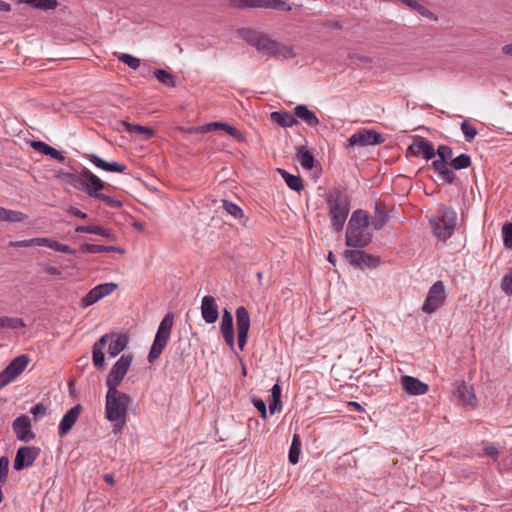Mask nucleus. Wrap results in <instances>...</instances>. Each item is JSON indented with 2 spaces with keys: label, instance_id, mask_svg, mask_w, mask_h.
<instances>
[{
  "label": "nucleus",
  "instance_id": "nucleus-1",
  "mask_svg": "<svg viewBox=\"0 0 512 512\" xmlns=\"http://www.w3.org/2000/svg\"><path fill=\"white\" fill-rule=\"evenodd\" d=\"M239 33L249 45L255 47L260 53L267 57H282L288 59L295 56L291 47L278 43L266 34L252 29H242Z\"/></svg>",
  "mask_w": 512,
  "mask_h": 512
},
{
  "label": "nucleus",
  "instance_id": "nucleus-2",
  "mask_svg": "<svg viewBox=\"0 0 512 512\" xmlns=\"http://www.w3.org/2000/svg\"><path fill=\"white\" fill-rule=\"evenodd\" d=\"M369 217L363 210H355L349 221L345 234V244L348 247L364 248L372 241V234L368 231Z\"/></svg>",
  "mask_w": 512,
  "mask_h": 512
},
{
  "label": "nucleus",
  "instance_id": "nucleus-3",
  "mask_svg": "<svg viewBox=\"0 0 512 512\" xmlns=\"http://www.w3.org/2000/svg\"><path fill=\"white\" fill-rule=\"evenodd\" d=\"M330 225L335 232H341L351 209L349 196L340 189H334L327 196Z\"/></svg>",
  "mask_w": 512,
  "mask_h": 512
},
{
  "label": "nucleus",
  "instance_id": "nucleus-4",
  "mask_svg": "<svg viewBox=\"0 0 512 512\" xmlns=\"http://www.w3.org/2000/svg\"><path fill=\"white\" fill-rule=\"evenodd\" d=\"M132 402L131 397L120 392L118 389H108L106 393V418L110 422L121 421L124 424V420L127 416L129 406ZM123 427V425H121ZM122 428L119 429L121 431Z\"/></svg>",
  "mask_w": 512,
  "mask_h": 512
},
{
  "label": "nucleus",
  "instance_id": "nucleus-5",
  "mask_svg": "<svg viewBox=\"0 0 512 512\" xmlns=\"http://www.w3.org/2000/svg\"><path fill=\"white\" fill-rule=\"evenodd\" d=\"M429 224L433 235L440 241L445 242L449 239L457 224V213L451 207L442 206L438 210V215L429 219Z\"/></svg>",
  "mask_w": 512,
  "mask_h": 512
},
{
  "label": "nucleus",
  "instance_id": "nucleus-6",
  "mask_svg": "<svg viewBox=\"0 0 512 512\" xmlns=\"http://www.w3.org/2000/svg\"><path fill=\"white\" fill-rule=\"evenodd\" d=\"M78 183L90 197L99 199L112 207H118L121 205L118 200L101 193L105 187V182L93 174L89 169L84 168L82 170Z\"/></svg>",
  "mask_w": 512,
  "mask_h": 512
},
{
  "label": "nucleus",
  "instance_id": "nucleus-7",
  "mask_svg": "<svg viewBox=\"0 0 512 512\" xmlns=\"http://www.w3.org/2000/svg\"><path fill=\"white\" fill-rule=\"evenodd\" d=\"M173 323V313L166 314L164 318L161 320L156 332L155 339L148 354L149 363H154L160 357L162 351L164 350L170 339Z\"/></svg>",
  "mask_w": 512,
  "mask_h": 512
},
{
  "label": "nucleus",
  "instance_id": "nucleus-8",
  "mask_svg": "<svg viewBox=\"0 0 512 512\" xmlns=\"http://www.w3.org/2000/svg\"><path fill=\"white\" fill-rule=\"evenodd\" d=\"M133 360L134 355L132 353H126L114 363L106 378V386L108 389H118V386L126 376Z\"/></svg>",
  "mask_w": 512,
  "mask_h": 512
},
{
  "label": "nucleus",
  "instance_id": "nucleus-9",
  "mask_svg": "<svg viewBox=\"0 0 512 512\" xmlns=\"http://www.w3.org/2000/svg\"><path fill=\"white\" fill-rule=\"evenodd\" d=\"M447 298L445 285L442 281H436L428 290L421 310L425 314L431 315L440 309Z\"/></svg>",
  "mask_w": 512,
  "mask_h": 512
},
{
  "label": "nucleus",
  "instance_id": "nucleus-10",
  "mask_svg": "<svg viewBox=\"0 0 512 512\" xmlns=\"http://www.w3.org/2000/svg\"><path fill=\"white\" fill-rule=\"evenodd\" d=\"M231 8H262L276 11H291V6L283 0H225Z\"/></svg>",
  "mask_w": 512,
  "mask_h": 512
},
{
  "label": "nucleus",
  "instance_id": "nucleus-11",
  "mask_svg": "<svg viewBox=\"0 0 512 512\" xmlns=\"http://www.w3.org/2000/svg\"><path fill=\"white\" fill-rule=\"evenodd\" d=\"M435 152L439 159L432 162L434 171L438 174L441 180L448 184H452L455 181V175L448 168V160L453 156L452 149L449 146L440 145Z\"/></svg>",
  "mask_w": 512,
  "mask_h": 512
},
{
  "label": "nucleus",
  "instance_id": "nucleus-12",
  "mask_svg": "<svg viewBox=\"0 0 512 512\" xmlns=\"http://www.w3.org/2000/svg\"><path fill=\"white\" fill-rule=\"evenodd\" d=\"M29 357L27 355H19L14 358L1 372H0V389L11 383L17 376H19L27 367Z\"/></svg>",
  "mask_w": 512,
  "mask_h": 512
},
{
  "label": "nucleus",
  "instance_id": "nucleus-13",
  "mask_svg": "<svg viewBox=\"0 0 512 512\" xmlns=\"http://www.w3.org/2000/svg\"><path fill=\"white\" fill-rule=\"evenodd\" d=\"M344 257L352 266L359 269L376 268L380 264L379 257L367 254L359 249L346 250Z\"/></svg>",
  "mask_w": 512,
  "mask_h": 512
},
{
  "label": "nucleus",
  "instance_id": "nucleus-14",
  "mask_svg": "<svg viewBox=\"0 0 512 512\" xmlns=\"http://www.w3.org/2000/svg\"><path fill=\"white\" fill-rule=\"evenodd\" d=\"M384 142L383 136L372 129H362L348 138V146L366 147L370 145H379Z\"/></svg>",
  "mask_w": 512,
  "mask_h": 512
},
{
  "label": "nucleus",
  "instance_id": "nucleus-15",
  "mask_svg": "<svg viewBox=\"0 0 512 512\" xmlns=\"http://www.w3.org/2000/svg\"><path fill=\"white\" fill-rule=\"evenodd\" d=\"M40 454V448L36 446H23L17 450L13 468L16 471H20L24 468L33 465L34 461Z\"/></svg>",
  "mask_w": 512,
  "mask_h": 512
},
{
  "label": "nucleus",
  "instance_id": "nucleus-16",
  "mask_svg": "<svg viewBox=\"0 0 512 512\" xmlns=\"http://www.w3.org/2000/svg\"><path fill=\"white\" fill-rule=\"evenodd\" d=\"M236 326L238 333V347L240 350H243L247 343L250 328V314L244 306H239L236 309Z\"/></svg>",
  "mask_w": 512,
  "mask_h": 512
},
{
  "label": "nucleus",
  "instance_id": "nucleus-17",
  "mask_svg": "<svg viewBox=\"0 0 512 512\" xmlns=\"http://www.w3.org/2000/svg\"><path fill=\"white\" fill-rule=\"evenodd\" d=\"M102 337L106 338L108 344V354L111 357L118 356L129 344V336L123 332L106 333Z\"/></svg>",
  "mask_w": 512,
  "mask_h": 512
},
{
  "label": "nucleus",
  "instance_id": "nucleus-18",
  "mask_svg": "<svg viewBox=\"0 0 512 512\" xmlns=\"http://www.w3.org/2000/svg\"><path fill=\"white\" fill-rule=\"evenodd\" d=\"M213 130H223L237 141L244 140V135L240 130L225 122H210L199 127L191 128L190 132L207 133Z\"/></svg>",
  "mask_w": 512,
  "mask_h": 512
},
{
  "label": "nucleus",
  "instance_id": "nucleus-19",
  "mask_svg": "<svg viewBox=\"0 0 512 512\" xmlns=\"http://www.w3.org/2000/svg\"><path fill=\"white\" fill-rule=\"evenodd\" d=\"M16 438L23 442H29L35 438L32 425L27 415H20L12 423Z\"/></svg>",
  "mask_w": 512,
  "mask_h": 512
},
{
  "label": "nucleus",
  "instance_id": "nucleus-20",
  "mask_svg": "<svg viewBox=\"0 0 512 512\" xmlns=\"http://www.w3.org/2000/svg\"><path fill=\"white\" fill-rule=\"evenodd\" d=\"M409 150L413 155L422 156L426 160H430L436 156L432 143L421 136H415L413 143L409 146Z\"/></svg>",
  "mask_w": 512,
  "mask_h": 512
},
{
  "label": "nucleus",
  "instance_id": "nucleus-21",
  "mask_svg": "<svg viewBox=\"0 0 512 512\" xmlns=\"http://www.w3.org/2000/svg\"><path fill=\"white\" fill-rule=\"evenodd\" d=\"M81 411L82 406L77 404L64 414L58 427V435L60 437L65 436L73 428L81 414Z\"/></svg>",
  "mask_w": 512,
  "mask_h": 512
},
{
  "label": "nucleus",
  "instance_id": "nucleus-22",
  "mask_svg": "<svg viewBox=\"0 0 512 512\" xmlns=\"http://www.w3.org/2000/svg\"><path fill=\"white\" fill-rule=\"evenodd\" d=\"M201 315L208 324H213L218 320L219 311L216 300L211 295H206L201 301Z\"/></svg>",
  "mask_w": 512,
  "mask_h": 512
},
{
  "label": "nucleus",
  "instance_id": "nucleus-23",
  "mask_svg": "<svg viewBox=\"0 0 512 512\" xmlns=\"http://www.w3.org/2000/svg\"><path fill=\"white\" fill-rule=\"evenodd\" d=\"M400 384L402 389L410 395H423L429 389L426 383L420 381L418 378L408 375L400 378Z\"/></svg>",
  "mask_w": 512,
  "mask_h": 512
},
{
  "label": "nucleus",
  "instance_id": "nucleus-24",
  "mask_svg": "<svg viewBox=\"0 0 512 512\" xmlns=\"http://www.w3.org/2000/svg\"><path fill=\"white\" fill-rule=\"evenodd\" d=\"M220 330H221L222 336L225 340V343L231 349H233L234 345H235L233 316H232L231 312H229L227 309H225L223 312L221 324H220Z\"/></svg>",
  "mask_w": 512,
  "mask_h": 512
},
{
  "label": "nucleus",
  "instance_id": "nucleus-25",
  "mask_svg": "<svg viewBox=\"0 0 512 512\" xmlns=\"http://www.w3.org/2000/svg\"><path fill=\"white\" fill-rule=\"evenodd\" d=\"M86 158L97 168L107 172L124 173L127 170L126 165L119 162H106L94 153L87 154Z\"/></svg>",
  "mask_w": 512,
  "mask_h": 512
},
{
  "label": "nucleus",
  "instance_id": "nucleus-26",
  "mask_svg": "<svg viewBox=\"0 0 512 512\" xmlns=\"http://www.w3.org/2000/svg\"><path fill=\"white\" fill-rule=\"evenodd\" d=\"M294 110L297 120L300 119L310 127H315L319 124V119L316 114L309 110L306 105H297Z\"/></svg>",
  "mask_w": 512,
  "mask_h": 512
},
{
  "label": "nucleus",
  "instance_id": "nucleus-27",
  "mask_svg": "<svg viewBox=\"0 0 512 512\" xmlns=\"http://www.w3.org/2000/svg\"><path fill=\"white\" fill-rule=\"evenodd\" d=\"M31 147L35 151L40 152L44 155L50 156L51 158H53L59 162L65 161V156L61 152H59L55 148L49 146L48 144H46L43 141H32Z\"/></svg>",
  "mask_w": 512,
  "mask_h": 512
},
{
  "label": "nucleus",
  "instance_id": "nucleus-28",
  "mask_svg": "<svg viewBox=\"0 0 512 512\" xmlns=\"http://www.w3.org/2000/svg\"><path fill=\"white\" fill-rule=\"evenodd\" d=\"M106 346V338L101 337L97 340L92 347L93 364L97 369H102L105 366V356L103 349Z\"/></svg>",
  "mask_w": 512,
  "mask_h": 512
},
{
  "label": "nucleus",
  "instance_id": "nucleus-29",
  "mask_svg": "<svg viewBox=\"0 0 512 512\" xmlns=\"http://www.w3.org/2000/svg\"><path fill=\"white\" fill-rule=\"evenodd\" d=\"M271 119L282 127H292L298 123L295 115L287 111H275L271 113Z\"/></svg>",
  "mask_w": 512,
  "mask_h": 512
},
{
  "label": "nucleus",
  "instance_id": "nucleus-30",
  "mask_svg": "<svg viewBox=\"0 0 512 512\" xmlns=\"http://www.w3.org/2000/svg\"><path fill=\"white\" fill-rule=\"evenodd\" d=\"M221 202L223 210L228 215L236 220H239L243 224L246 223L247 218L245 217L244 212L240 206L226 199L221 200Z\"/></svg>",
  "mask_w": 512,
  "mask_h": 512
},
{
  "label": "nucleus",
  "instance_id": "nucleus-31",
  "mask_svg": "<svg viewBox=\"0 0 512 512\" xmlns=\"http://www.w3.org/2000/svg\"><path fill=\"white\" fill-rule=\"evenodd\" d=\"M76 233H91L100 235L102 237H105L107 239L114 240V234L110 229H105L99 225H83V226H77L75 228Z\"/></svg>",
  "mask_w": 512,
  "mask_h": 512
},
{
  "label": "nucleus",
  "instance_id": "nucleus-32",
  "mask_svg": "<svg viewBox=\"0 0 512 512\" xmlns=\"http://www.w3.org/2000/svg\"><path fill=\"white\" fill-rule=\"evenodd\" d=\"M455 393L463 405L474 406L475 395L472 389L468 387L464 382L457 386Z\"/></svg>",
  "mask_w": 512,
  "mask_h": 512
},
{
  "label": "nucleus",
  "instance_id": "nucleus-33",
  "mask_svg": "<svg viewBox=\"0 0 512 512\" xmlns=\"http://www.w3.org/2000/svg\"><path fill=\"white\" fill-rule=\"evenodd\" d=\"M296 151V157L300 165L306 170H311L315 161L313 154L305 146H298Z\"/></svg>",
  "mask_w": 512,
  "mask_h": 512
},
{
  "label": "nucleus",
  "instance_id": "nucleus-34",
  "mask_svg": "<svg viewBox=\"0 0 512 512\" xmlns=\"http://www.w3.org/2000/svg\"><path fill=\"white\" fill-rule=\"evenodd\" d=\"M300 453H301V440H300L299 435L295 434L293 436V439H292V442L290 445V449H289V454H288L289 462L292 465H295L299 462Z\"/></svg>",
  "mask_w": 512,
  "mask_h": 512
},
{
  "label": "nucleus",
  "instance_id": "nucleus-35",
  "mask_svg": "<svg viewBox=\"0 0 512 512\" xmlns=\"http://www.w3.org/2000/svg\"><path fill=\"white\" fill-rule=\"evenodd\" d=\"M287 186L294 191L299 192L303 189V181L299 176L292 175L285 170H279Z\"/></svg>",
  "mask_w": 512,
  "mask_h": 512
},
{
  "label": "nucleus",
  "instance_id": "nucleus-36",
  "mask_svg": "<svg viewBox=\"0 0 512 512\" xmlns=\"http://www.w3.org/2000/svg\"><path fill=\"white\" fill-rule=\"evenodd\" d=\"M121 125L127 132L130 133L145 134L147 138H151L155 135V131L152 128L146 126H142L139 124H131L126 121H122Z\"/></svg>",
  "mask_w": 512,
  "mask_h": 512
},
{
  "label": "nucleus",
  "instance_id": "nucleus-37",
  "mask_svg": "<svg viewBox=\"0 0 512 512\" xmlns=\"http://www.w3.org/2000/svg\"><path fill=\"white\" fill-rule=\"evenodd\" d=\"M82 250L86 253L97 254L104 252H121V249L115 246H104L98 244H85Z\"/></svg>",
  "mask_w": 512,
  "mask_h": 512
},
{
  "label": "nucleus",
  "instance_id": "nucleus-38",
  "mask_svg": "<svg viewBox=\"0 0 512 512\" xmlns=\"http://www.w3.org/2000/svg\"><path fill=\"white\" fill-rule=\"evenodd\" d=\"M153 74L160 83L168 87L176 86L175 76L172 75L170 72L163 69H155Z\"/></svg>",
  "mask_w": 512,
  "mask_h": 512
},
{
  "label": "nucleus",
  "instance_id": "nucleus-39",
  "mask_svg": "<svg viewBox=\"0 0 512 512\" xmlns=\"http://www.w3.org/2000/svg\"><path fill=\"white\" fill-rule=\"evenodd\" d=\"M22 3L28 4L33 8L41 10H51L56 8V0H19Z\"/></svg>",
  "mask_w": 512,
  "mask_h": 512
},
{
  "label": "nucleus",
  "instance_id": "nucleus-40",
  "mask_svg": "<svg viewBox=\"0 0 512 512\" xmlns=\"http://www.w3.org/2000/svg\"><path fill=\"white\" fill-rule=\"evenodd\" d=\"M25 327L23 319L17 317H0V328L19 329Z\"/></svg>",
  "mask_w": 512,
  "mask_h": 512
},
{
  "label": "nucleus",
  "instance_id": "nucleus-41",
  "mask_svg": "<svg viewBox=\"0 0 512 512\" xmlns=\"http://www.w3.org/2000/svg\"><path fill=\"white\" fill-rule=\"evenodd\" d=\"M449 165H451L455 170L468 168L471 165V157L466 153H462L452 159Z\"/></svg>",
  "mask_w": 512,
  "mask_h": 512
},
{
  "label": "nucleus",
  "instance_id": "nucleus-42",
  "mask_svg": "<svg viewBox=\"0 0 512 512\" xmlns=\"http://www.w3.org/2000/svg\"><path fill=\"white\" fill-rule=\"evenodd\" d=\"M272 403L269 405L270 413L274 414L278 406H281V386L276 383L271 389Z\"/></svg>",
  "mask_w": 512,
  "mask_h": 512
},
{
  "label": "nucleus",
  "instance_id": "nucleus-43",
  "mask_svg": "<svg viewBox=\"0 0 512 512\" xmlns=\"http://www.w3.org/2000/svg\"><path fill=\"white\" fill-rule=\"evenodd\" d=\"M388 217L386 213L380 211L379 207H375V214L372 218L371 225L375 230H380L387 222Z\"/></svg>",
  "mask_w": 512,
  "mask_h": 512
},
{
  "label": "nucleus",
  "instance_id": "nucleus-44",
  "mask_svg": "<svg viewBox=\"0 0 512 512\" xmlns=\"http://www.w3.org/2000/svg\"><path fill=\"white\" fill-rule=\"evenodd\" d=\"M26 219H27V216L24 213H22L20 211H16V210H9V209H5V213H3V217H2V221H8V222H12V223L23 222Z\"/></svg>",
  "mask_w": 512,
  "mask_h": 512
},
{
  "label": "nucleus",
  "instance_id": "nucleus-45",
  "mask_svg": "<svg viewBox=\"0 0 512 512\" xmlns=\"http://www.w3.org/2000/svg\"><path fill=\"white\" fill-rule=\"evenodd\" d=\"M501 234L504 247L506 249H512V222L505 223L502 226Z\"/></svg>",
  "mask_w": 512,
  "mask_h": 512
},
{
  "label": "nucleus",
  "instance_id": "nucleus-46",
  "mask_svg": "<svg viewBox=\"0 0 512 512\" xmlns=\"http://www.w3.org/2000/svg\"><path fill=\"white\" fill-rule=\"evenodd\" d=\"M101 300L97 289L94 287L92 288L81 300V306L83 308H86L88 306H91Z\"/></svg>",
  "mask_w": 512,
  "mask_h": 512
},
{
  "label": "nucleus",
  "instance_id": "nucleus-47",
  "mask_svg": "<svg viewBox=\"0 0 512 512\" xmlns=\"http://www.w3.org/2000/svg\"><path fill=\"white\" fill-rule=\"evenodd\" d=\"M118 60L126 64L128 67H130L133 70H137L140 67V59L137 57H134L130 54L123 53L118 56Z\"/></svg>",
  "mask_w": 512,
  "mask_h": 512
},
{
  "label": "nucleus",
  "instance_id": "nucleus-48",
  "mask_svg": "<svg viewBox=\"0 0 512 512\" xmlns=\"http://www.w3.org/2000/svg\"><path fill=\"white\" fill-rule=\"evenodd\" d=\"M461 131L467 142H472L478 133L477 129L470 125L467 121H463L461 123Z\"/></svg>",
  "mask_w": 512,
  "mask_h": 512
},
{
  "label": "nucleus",
  "instance_id": "nucleus-49",
  "mask_svg": "<svg viewBox=\"0 0 512 512\" xmlns=\"http://www.w3.org/2000/svg\"><path fill=\"white\" fill-rule=\"evenodd\" d=\"M95 288L97 289L98 294H99L100 298L102 299V298L110 295L112 292H114L115 289L117 288V284L113 283V282H107V283L99 284V285L95 286Z\"/></svg>",
  "mask_w": 512,
  "mask_h": 512
},
{
  "label": "nucleus",
  "instance_id": "nucleus-50",
  "mask_svg": "<svg viewBox=\"0 0 512 512\" xmlns=\"http://www.w3.org/2000/svg\"><path fill=\"white\" fill-rule=\"evenodd\" d=\"M407 6L429 19H435L434 14L416 0H411L410 5Z\"/></svg>",
  "mask_w": 512,
  "mask_h": 512
},
{
  "label": "nucleus",
  "instance_id": "nucleus-51",
  "mask_svg": "<svg viewBox=\"0 0 512 512\" xmlns=\"http://www.w3.org/2000/svg\"><path fill=\"white\" fill-rule=\"evenodd\" d=\"M501 289L506 295H512V267L508 274H506L501 280Z\"/></svg>",
  "mask_w": 512,
  "mask_h": 512
},
{
  "label": "nucleus",
  "instance_id": "nucleus-52",
  "mask_svg": "<svg viewBox=\"0 0 512 512\" xmlns=\"http://www.w3.org/2000/svg\"><path fill=\"white\" fill-rule=\"evenodd\" d=\"M50 249L57 251V252H62L65 254H74L75 253V251L69 245L60 243L55 240L51 241Z\"/></svg>",
  "mask_w": 512,
  "mask_h": 512
},
{
  "label": "nucleus",
  "instance_id": "nucleus-53",
  "mask_svg": "<svg viewBox=\"0 0 512 512\" xmlns=\"http://www.w3.org/2000/svg\"><path fill=\"white\" fill-rule=\"evenodd\" d=\"M30 412L34 417V420L38 421L46 415L47 407L43 403H38L34 407H32Z\"/></svg>",
  "mask_w": 512,
  "mask_h": 512
},
{
  "label": "nucleus",
  "instance_id": "nucleus-54",
  "mask_svg": "<svg viewBox=\"0 0 512 512\" xmlns=\"http://www.w3.org/2000/svg\"><path fill=\"white\" fill-rule=\"evenodd\" d=\"M484 454L488 457L496 459L499 455V450L494 443L484 442L483 443Z\"/></svg>",
  "mask_w": 512,
  "mask_h": 512
},
{
  "label": "nucleus",
  "instance_id": "nucleus-55",
  "mask_svg": "<svg viewBox=\"0 0 512 512\" xmlns=\"http://www.w3.org/2000/svg\"><path fill=\"white\" fill-rule=\"evenodd\" d=\"M252 403L254 407L260 412L261 417L265 419L267 417V408L265 402L261 398H253Z\"/></svg>",
  "mask_w": 512,
  "mask_h": 512
},
{
  "label": "nucleus",
  "instance_id": "nucleus-56",
  "mask_svg": "<svg viewBox=\"0 0 512 512\" xmlns=\"http://www.w3.org/2000/svg\"><path fill=\"white\" fill-rule=\"evenodd\" d=\"M348 57L351 59V60H358L362 63H365V64H369L372 62V59L371 57L367 56V55H362V54H357V53H349L348 54Z\"/></svg>",
  "mask_w": 512,
  "mask_h": 512
},
{
  "label": "nucleus",
  "instance_id": "nucleus-57",
  "mask_svg": "<svg viewBox=\"0 0 512 512\" xmlns=\"http://www.w3.org/2000/svg\"><path fill=\"white\" fill-rule=\"evenodd\" d=\"M67 212L75 217H79L81 219H86L88 217V215L85 213V212H82L81 210H79L78 208L76 207H69Z\"/></svg>",
  "mask_w": 512,
  "mask_h": 512
},
{
  "label": "nucleus",
  "instance_id": "nucleus-58",
  "mask_svg": "<svg viewBox=\"0 0 512 512\" xmlns=\"http://www.w3.org/2000/svg\"><path fill=\"white\" fill-rule=\"evenodd\" d=\"M51 239L49 238H33L34 246H46L50 248Z\"/></svg>",
  "mask_w": 512,
  "mask_h": 512
},
{
  "label": "nucleus",
  "instance_id": "nucleus-59",
  "mask_svg": "<svg viewBox=\"0 0 512 512\" xmlns=\"http://www.w3.org/2000/svg\"><path fill=\"white\" fill-rule=\"evenodd\" d=\"M12 245L14 247H30V246H34L33 238L32 239H28V240L16 241V242L12 243Z\"/></svg>",
  "mask_w": 512,
  "mask_h": 512
},
{
  "label": "nucleus",
  "instance_id": "nucleus-60",
  "mask_svg": "<svg viewBox=\"0 0 512 512\" xmlns=\"http://www.w3.org/2000/svg\"><path fill=\"white\" fill-rule=\"evenodd\" d=\"M0 11H4V12L11 11V5L5 1L0 0Z\"/></svg>",
  "mask_w": 512,
  "mask_h": 512
},
{
  "label": "nucleus",
  "instance_id": "nucleus-61",
  "mask_svg": "<svg viewBox=\"0 0 512 512\" xmlns=\"http://www.w3.org/2000/svg\"><path fill=\"white\" fill-rule=\"evenodd\" d=\"M501 50L503 54L512 56V44L504 45Z\"/></svg>",
  "mask_w": 512,
  "mask_h": 512
},
{
  "label": "nucleus",
  "instance_id": "nucleus-62",
  "mask_svg": "<svg viewBox=\"0 0 512 512\" xmlns=\"http://www.w3.org/2000/svg\"><path fill=\"white\" fill-rule=\"evenodd\" d=\"M104 480H105L106 483H108L110 485H113L114 482H115L114 476L111 473L105 474L104 475Z\"/></svg>",
  "mask_w": 512,
  "mask_h": 512
},
{
  "label": "nucleus",
  "instance_id": "nucleus-63",
  "mask_svg": "<svg viewBox=\"0 0 512 512\" xmlns=\"http://www.w3.org/2000/svg\"><path fill=\"white\" fill-rule=\"evenodd\" d=\"M349 405L351 407L355 408L357 411H363L362 406L358 402H356V401L349 402Z\"/></svg>",
  "mask_w": 512,
  "mask_h": 512
},
{
  "label": "nucleus",
  "instance_id": "nucleus-64",
  "mask_svg": "<svg viewBox=\"0 0 512 512\" xmlns=\"http://www.w3.org/2000/svg\"><path fill=\"white\" fill-rule=\"evenodd\" d=\"M327 260L332 263V264H335V256L333 255L332 252H329L328 254V257H327Z\"/></svg>",
  "mask_w": 512,
  "mask_h": 512
}]
</instances>
